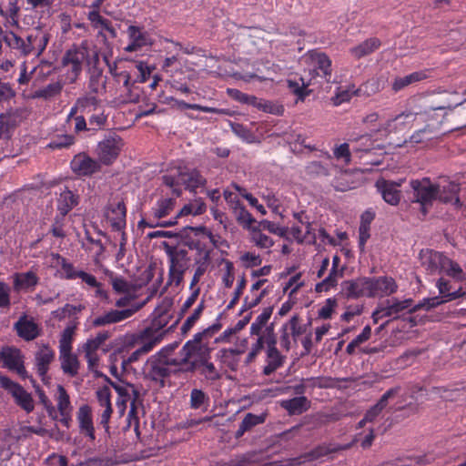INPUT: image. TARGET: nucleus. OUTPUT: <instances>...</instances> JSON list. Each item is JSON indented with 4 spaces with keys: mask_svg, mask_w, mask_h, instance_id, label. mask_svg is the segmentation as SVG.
<instances>
[{
    "mask_svg": "<svg viewBox=\"0 0 466 466\" xmlns=\"http://www.w3.org/2000/svg\"><path fill=\"white\" fill-rule=\"evenodd\" d=\"M49 38V34L40 28H34L23 36L14 32L4 35L5 43L20 56H40L46 48Z\"/></svg>",
    "mask_w": 466,
    "mask_h": 466,
    "instance_id": "1",
    "label": "nucleus"
},
{
    "mask_svg": "<svg viewBox=\"0 0 466 466\" xmlns=\"http://www.w3.org/2000/svg\"><path fill=\"white\" fill-rule=\"evenodd\" d=\"M90 45L87 40L74 44L64 53L60 69L65 83L73 84L81 76L86 65H89Z\"/></svg>",
    "mask_w": 466,
    "mask_h": 466,
    "instance_id": "2",
    "label": "nucleus"
},
{
    "mask_svg": "<svg viewBox=\"0 0 466 466\" xmlns=\"http://www.w3.org/2000/svg\"><path fill=\"white\" fill-rule=\"evenodd\" d=\"M162 181L164 185L172 188L173 194L177 197L182 194L181 187L189 192H196L198 188L204 187L207 184V179L198 169L186 166L177 167L163 175Z\"/></svg>",
    "mask_w": 466,
    "mask_h": 466,
    "instance_id": "3",
    "label": "nucleus"
},
{
    "mask_svg": "<svg viewBox=\"0 0 466 466\" xmlns=\"http://www.w3.org/2000/svg\"><path fill=\"white\" fill-rule=\"evenodd\" d=\"M164 250L168 263L167 283L179 287L184 281L186 272L191 266L189 248L164 243Z\"/></svg>",
    "mask_w": 466,
    "mask_h": 466,
    "instance_id": "4",
    "label": "nucleus"
},
{
    "mask_svg": "<svg viewBox=\"0 0 466 466\" xmlns=\"http://www.w3.org/2000/svg\"><path fill=\"white\" fill-rule=\"evenodd\" d=\"M463 102H458L454 106H451L450 103L441 106H432L426 109L424 112L421 111H404L393 118L389 119L385 126L383 127V130L389 133L391 132H403L405 130L410 129L412 127L413 122L416 120L417 116L426 115L430 117L432 116V114L436 110H453L458 106H461Z\"/></svg>",
    "mask_w": 466,
    "mask_h": 466,
    "instance_id": "5",
    "label": "nucleus"
},
{
    "mask_svg": "<svg viewBox=\"0 0 466 466\" xmlns=\"http://www.w3.org/2000/svg\"><path fill=\"white\" fill-rule=\"evenodd\" d=\"M412 190L410 201L420 205V212L425 216L429 208L437 199L440 193V186L431 181L429 177L422 179H412L410 182Z\"/></svg>",
    "mask_w": 466,
    "mask_h": 466,
    "instance_id": "6",
    "label": "nucleus"
},
{
    "mask_svg": "<svg viewBox=\"0 0 466 466\" xmlns=\"http://www.w3.org/2000/svg\"><path fill=\"white\" fill-rule=\"evenodd\" d=\"M413 299H407L400 300L398 299H387L384 304L380 305L372 313L373 323L377 324L380 319L389 318L390 320L398 319L406 313H414Z\"/></svg>",
    "mask_w": 466,
    "mask_h": 466,
    "instance_id": "7",
    "label": "nucleus"
},
{
    "mask_svg": "<svg viewBox=\"0 0 466 466\" xmlns=\"http://www.w3.org/2000/svg\"><path fill=\"white\" fill-rule=\"evenodd\" d=\"M123 147L124 141L120 136L115 133L108 134L97 145L98 160L105 166L112 165L120 155Z\"/></svg>",
    "mask_w": 466,
    "mask_h": 466,
    "instance_id": "8",
    "label": "nucleus"
},
{
    "mask_svg": "<svg viewBox=\"0 0 466 466\" xmlns=\"http://www.w3.org/2000/svg\"><path fill=\"white\" fill-rule=\"evenodd\" d=\"M0 386L12 395L15 403L26 413H30L34 410L35 404L32 395L20 384L13 381L7 376L0 375Z\"/></svg>",
    "mask_w": 466,
    "mask_h": 466,
    "instance_id": "9",
    "label": "nucleus"
},
{
    "mask_svg": "<svg viewBox=\"0 0 466 466\" xmlns=\"http://www.w3.org/2000/svg\"><path fill=\"white\" fill-rule=\"evenodd\" d=\"M227 93L233 100L238 101L241 104L252 106L267 113L281 115L284 111L282 106H276L269 101L258 98L257 96L252 95L243 93L236 88H228Z\"/></svg>",
    "mask_w": 466,
    "mask_h": 466,
    "instance_id": "10",
    "label": "nucleus"
},
{
    "mask_svg": "<svg viewBox=\"0 0 466 466\" xmlns=\"http://www.w3.org/2000/svg\"><path fill=\"white\" fill-rule=\"evenodd\" d=\"M220 329L221 324L216 323L208 327L202 331L196 333L193 336V339L187 340L182 347L186 357L192 358L196 355V353L210 351V350L206 345L202 344V340L213 337V335L217 333Z\"/></svg>",
    "mask_w": 466,
    "mask_h": 466,
    "instance_id": "11",
    "label": "nucleus"
},
{
    "mask_svg": "<svg viewBox=\"0 0 466 466\" xmlns=\"http://www.w3.org/2000/svg\"><path fill=\"white\" fill-rule=\"evenodd\" d=\"M128 44L124 47L127 53L141 51L153 45L150 34L143 26L130 25L127 28Z\"/></svg>",
    "mask_w": 466,
    "mask_h": 466,
    "instance_id": "12",
    "label": "nucleus"
},
{
    "mask_svg": "<svg viewBox=\"0 0 466 466\" xmlns=\"http://www.w3.org/2000/svg\"><path fill=\"white\" fill-rule=\"evenodd\" d=\"M24 359L22 351L15 347L5 346L0 350V360L3 361V367L15 371L21 378L26 377Z\"/></svg>",
    "mask_w": 466,
    "mask_h": 466,
    "instance_id": "13",
    "label": "nucleus"
},
{
    "mask_svg": "<svg viewBox=\"0 0 466 466\" xmlns=\"http://www.w3.org/2000/svg\"><path fill=\"white\" fill-rule=\"evenodd\" d=\"M52 258L61 266V269L63 271L61 276L62 278L68 280L80 279L88 286L96 285V278L95 276L84 270L77 269L73 263L69 262L66 258H64L60 254L52 253Z\"/></svg>",
    "mask_w": 466,
    "mask_h": 466,
    "instance_id": "14",
    "label": "nucleus"
},
{
    "mask_svg": "<svg viewBox=\"0 0 466 466\" xmlns=\"http://www.w3.org/2000/svg\"><path fill=\"white\" fill-rule=\"evenodd\" d=\"M101 163L94 159L86 153L82 152L74 156L70 162V167L78 177H91L101 170Z\"/></svg>",
    "mask_w": 466,
    "mask_h": 466,
    "instance_id": "15",
    "label": "nucleus"
},
{
    "mask_svg": "<svg viewBox=\"0 0 466 466\" xmlns=\"http://www.w3.org/2000/svg\"><path fill=\"white\" fill-rule=\"evenodd\" d=\"M341 292L348 299L371 298L370 277L343 281Z\"/></svg>",
    "mask_w": 466,
    "mask_h": 466,
    "instance_id": "16",
    "label": "nucleus"
},
{
    "mask_svg": "<svg viewBox=\"0 0 466 466\" xmlns=\"http://www.w3.org/2000/svg\"><path fill=\"white\" fill-rule=\"evenodd\" d=\"M111 386L118 394L116 399V409L120 417H122L127 406L131 405V401L135 397H140L139 390L132 384H120L116 382H110Z\"/></svg>",
    "mask_w": 466,
    "mask_h": 466,
    "instance_id": "17",
    "label": "nucleus"
},
{
    "mask_svg": "<svg viewBox=\"0 0 466 466\" xmlns=\"http://www.w3.org/2000/svg\"><path fill=\"white\" fill-rule=\"evenodd\" d=\"M109 337L108 331H100L95 338L88 339L83 345V351L89 370H93L98 365L99 358L96 351Z\"/></svg>",
    "mask_w": 466,
    "mask_h": 466,
    "instance_id": "18",
    "label": "nucleus"
},
{
    "mask_svg": "<svg viewBox=\"0 0 466 466\" xmlns=\"http://www.w3.org/2000/svg\"><path fill=\"white\" fill-rule=\"evenodd\" d=\"M14 329L16 335L25 341H31L40 336L41 329L33 318L25 313L19 317L14 324Z\"/></svg>",
    "mask_w": 466,
    "mask_h": 466,
    "instance_id": "19",
    "label": "nucleus"
},
{
    "mask_svg": "<svg viewBox=\"0 0 466 466\" xmlns=\"http://www.w3.org/2000/svg\"><path fill=\"white\" fill-rule=\"evenodd\" d=\"M371 298L390 296L397 292L398 284L390 276L370 278Z\"/></svg>",
    "mask_w": 466,
    "mask_h": 466,
    "instance_id": "20",
    "label": "nucleus"
},
{
    "mask_svg": "<svg viewBox=\"0 0 466 466\" xmlns=\"http://www.w3.org/2000/svg\"><path fill=\"white\" fill-rule=\"evenodd\" d=\"M401 184L402 180L395 182L382 178L376 182V187L386 203L391 206H397L401 198V192L399 189Z\"/></svg>",
    "mask_w": 466,
    "mask_h": 466,
    "instance_id": "21",
    "label": "nucleus"
},
{
    "mask_svg": "<svg viewBox=\"0 0 466 466\" xmlns=\"http://www.w3.org/2000/svg\"><path fill=\"white\" fill-rule=\"evenodd\" d=\"M105 216L114 230L120 231L126 228L127 208L123 201L108 204Z\"/></svg>",
    "mask_w": 466,
    "mask_h": 466,
    "instance_id": "22",
    "label": "nucleus"
},
{
    "mask_svg": "<svg viewBox=\"0 0 466 466\" xmlns=\"http://www.w3.org/2000/svg\"><path fill=\"white\" fill-rule=\"evenodd\" d=\"M170 368L162 360L161 355L156 354L147 361V377L164 386L165 380L171 375Z\"/></svg>",
    "mask_w": 466,
    "mask_h": 466,
    "instance_id": "23",
    "label": "nucleus"
},
{
    "mask_svg": "<svg viewBox=\"0 0 466 466\" xmlns=\"http://www.w3.org/2000/svg\"><path fill=\"white\" fill-rule=\"evenodd\" d=\"M309 57L317 76H321L327 82H330L332 76V62L330 58L322 52L317 50L309 51Z\"/></svg>",
    "mask_w": 466,
    "mask_h": 466,
    "instance_id": "24",
    "label": "nucleus"
},
{
    "mask_svg": "<svg viewBox=\"0 0 466 466\" xmlns=\"http://www.w3.org/2000/svg\"><path fill=\"white\" fill-rule=\"evenodd\" d=\"M167 319L168 317L167 314H160L154 318L150 325L140 331L139 338L149 340L154 339L156 340V345H157L162 340L163 336L166 333V331H163V329L167 324Z\"/></svg>",
    "mask_w": 466,
    "mask_h": 466,
    "instance_id": "25",
    "label": "nucleus"
},
{
    "mask_svg": "<svg viewBox=\"0 0 466 466\" xmlns=\"http://www.w3.org/2000/svg\"><path fill=\"white\" fill-rule=\"evenodd\" d=\"M267 353V365L263 369L264 375H270L283 366L285 357L277 349V337L268 338V348Z\"/></svg>",
    "mask_w": 466,
    "mask_h": 466,
    "instance_id": "26",
    "label": "nucleus"
},
{
    "mask_svg": "<svg viewBox=\"0 0 466 466\" xmlns=\"http://www.w3.org/2000/svg\"><path fill=\"white\" fill-rule=\"evenodd\" d=\"M76 420L79 431L90 441L96 439L95 427L93 422L92 408L88 404H83L76 412Z\"/></svg>",
    "mask_w": 466,
    "mask_h": 466,
    "instance_id": "27",
    "label": "nucleus"
},
{
    "mask_svg": "<svg viewBox=\"0 0 466 466\" xmlns=\"http://www.w3.org/2000/svg\"><path fill=\"white\" fill-rule=\"evenodd\" d=\"M35 359L37 373L45 380L49 366L55 360V351L48 344H44L36 351Z\"/></svg>",
    "mask_w": 466,
    "mask_h": 466,
    "instance_id": "28",
    "label": "nucleus"
},
{
    "mask_svg": "<svg viewBox=\"0 0 466 466\" xmlns=\"http://www.w3.org/2000/svg\"><path fill=\"white\" fill-rule=\"evenodd\" d=\"M134 313L135 310L131 309L121 310L112 309L103 315L96 317L92 321V325L94 327H101L108 324L117 323L130 318Z\"/></svg>",
    "mask_w": 466,
    "mask_h": 466,
    "instance_id": "29",
    "label": "nucleus"
},
{
    "mask_svg": "<svg viewBox=\"0 0 466 466\" xmlns=\"http://www.w3.org/2000/svg\"><path fill=\"white\" fill-rule=\"evenodd\" d=\"M429 76L430 70H420L404 76H396L391 82V90L398 93L410 85L427 79Z\"/></svg>",
    "mask_w": 466,
    "mask_h": 466,
    "instance_id": "30",
    "label": "nucleus"
},
{
    "mask_svg": "<svg viewBox=\"0 0 466 466\" xmlns=\"http://www.w3.org/2000/svg\"><path fill=\"white\" fill-rule=\"evenodd\" d=\"M13 288L15 291L34 290L39 282V278L35 272L29 270L26 272L15 273L13 275Z\"/></svg>",
    "mask_w": 466,
    "mask_h": 466,
    "instance_id": "31",
    "label": "nucleus"
},
{
    "mask_svg": "<svg viewBox=\"0 0 466 466\" xmlns=\"http://www.w3.org/2000/svg\"><path fill=\"white\" fill-rule=\"evenodd\" d=\"M87 19L94 29H99L98 35L104 36L103 31H106L112 38L116 37L117 33L111 21L102 16L100 12L89 11Z\"/></svg>",
    "mask_w": 466,
    "mask_h": 466,
    "instance_id": "32",
    "label": "nucleus"
},
{
    "mask_svg": "<svg viewBox=\"0 0 466 466\" xmlns=\"http://www.w3.org/2000/svg\"><path fill=\"white\" fill-rule=\"evenodd\" d=\"M257 340L252 344L250 351L247 356V362H252L257 356L264 349L265 345H267V349L268 348V338H276V334L274 332V324L271 323L268 327L265 329L262 334L257 335Z\"/></svg>",
    "mask_w": 466,
    "mask_h": 466,
    "instance_id": "33",
    "label": "nucleus"
},
{
    "mask_svg": "<svg viewBox=\"0 0 466 466\" xmlns=\"http://www.w3.org/2000/svg\"><path fill=\"white\" fill-rule=\"evenodd\" d=\"M280 406L286 410L289 415H299L309 409L310 401L305 396H299L281 400Z\"/></svg>",
    "mask_w": 466,
    "mask_h": 466,
    "instance_id": "34",
    "label": "nucleus"
},
{
    "mask_svg": "<svg viewBox=\"0 0 466 466\" xmlns=\"http://www.w3.org/2000/svg\"><path fill=\"white\" fill-rule=\"evenodd\" d=\"M78 204V196L74 194L73 191L66 188L62 191L57 198V211L61 216V219Z\"/></svg>",
    "mask_w": 466,
    "mask_h": 466,
    "instance_id": "35",
    "label": "nucleus"
},
{
    "mask_svg": "<svg viewBox=\"0 0 466 466\" xmlns=\"http://www.w3.org/2000/svg\"><path fill=\"white\" fill-rule=\"evenodd\" d=\"M380 46L381 42L379 38L370 37L361 42L358 46L351 47L350 49V53L355 59H360L374 53L380 47Z\"/></svg>",
    "mask_w": 466,
    "mask_h": 466,
    "instance_id": "36",
    "label": "nucleus"
},
{
    "mask_svg": "<svg viewBox=\"0 0 466 466\" xmlns=\"http://www.w3.org/2000/svg\"><path fill=\"white\" fill-rule=\"evenodd\" d=\"M18 126V116L13 112L0 114V139H9Z\"/></svg>",
    "mask_w": 466,
    "mask_h": 466,
    "instance_id": "37",
    "label": "nucleus"
},
{
    "mask_svg": "<svg viewBox=\"0 0 466 466\" xmlns=\"http://www.w3.org/2000/svg\"><path fill=\"white\" fill-rule=\"evenodd\" d=\"M195 248H197V255L194 258L196 266L194 273L203 277L211 263L210 250L200 246V244H196Z\"/></svg>",
    "mask_w": 466,
    "mask_h": 466,
    "instance_id": "38",
    "label": "nucleus"
},
{
    "mask_svg": "<svg viewBox=\"0 0 466 466\" xmlns=\"http://www.w3.org/2000/svg\"><path fill=\"white\" fill-rule=\"evenodd\" d=\"M267 419V413L263 412L261 414H253L248 412L245 415L242 421L240 422L238 431H236V438L242 437L245 432L251 431L254 427L262 424L265 422Z\"/></svg>",
    "mask_w": 466,
    "mask_h": 466,
    "instance_id": "39",
    "label": "nucleus"
},
{
    "mask_svg": "<svg viewBox=\"0 0 466 466\" xmlns=\"http://www.w3.org/2000/svg\"><path fill=\"white\" fill-rule=\"evenodd\" d=\"M209 360L210 351L202 353L199 374L204 376L207 380H218L221 378V374Z\"/></svg>",
    "mask_w": 466,
    "mask_h": 466,
    "instance_id": "40",
    "label": "nucleus"
},
{
    "mask_svg": "<svg viewBox=\"0 0 466 466\" xmlns=\"http://www.w3.org/2000/svg\"><path fill=\"white\" fill-rule=\"evenodd\" d=\"M129 407L130 410L127 418V427H133L134 430L137 432L139 429V414L144 413L143 399L141 396L135 397L132 400L131 405Z\"/></svg>",
    "mask_w": 466,
    "mask_h": 466,
    "instance_id": "41",
    "label": "nucleus"
},
{
    "mask_svg": "<svg viewBox=\"0 0 466 466\" xmlns=\"http://www.w3.org/2000/svg\"><path fill=\"white\" fill-rule=\"evenodd\" d=\"M78 321H76V318L71 320L66 329L63 330L60 339H59V351L60 352H68L72 351V342L75 335V331L77 328Z\"/></svg>",
    "mask_w": 466,
    "mask_h": 466,
    "instance_id": "42",
    "label": "nucleus"
},
{
    "mask_svg": "<svg viewBox=\"0 0 466 466\" xmlns=\"http://www.w3.org/2000/svg\"><path fill=\"white\" fill-rule=\"evenodd\" d=\"M443 119L444 116H442L441 120L437 121L436 123L427 124L423 128L415 131L410 136V142L419 144L424 140L431 139L433 137L434 131L441 127Z\"/></svg>",
    "mask_w": 466,
    "mask_h": 466,
    "instance_id": "43",
    "label": "nucleus"
},
{
    "mask_svg": "<svg viewBox=\"0 0 466 466\" xmlns=\"http://www.w3.org/2000/svg\"><path fill=\"white\" fill-rule=\"evenodd\" d=\"M61 368L65 374L75 377L78 373L79 361L71 351L60 352Z\"/></svg>",
    "mask_w": 466,
    "mask_h": 466,
    "instance_id": "44",
    "label": "nucleus"
},
{
    "mask_svg": "<svg viewBox=\"0 0 466 466\" xmlns=\"http://www.w3.org/2000/svg\"><path fill=\"white\" fill-rule=\"evenodd\" d=\"M273 312L272 307H267L256 318L255 321L250 326V335H260L263 333L265 329L269 325H267Z\"/></svg>",
    "mask_w": 466,
    "mask_h": 466,
    "instance_id": "45",
    "label": "nucleus"
},
{
    "mask_svg": "<svg viewBox=\"0 0 466 466\" xmlns=\"http://www.w3.org/2000/svg\"><path fill=\"white\" fill-rule=\"evenodd\" d=\"M176 201L173 198H162L157 201L151 212L156 219L167 217L174 209Z\"/></svg>",
    "mask_w": 466,
    "mask_h": 466,
    "instance_id": "46",
    "label": "nucleus"
},
{
    "mask_svg": "<svg viewBox=\"0 0 466 466\" xmlns=\"http://www.w3.org/2000/svg\"><path fill=\"white\" fill-rule=\"evenodd\" d=\"M77 107H80L81 115H89L92 112H96L100 106L101 101L95 96L86 95L78 97Z\"/></svg>",
    "mask_w": 466,
    "mask_h": 466,
    "instance_id": "47",
    "label": "nucleus"
},
{
    "mask_svg": "<svg viewBox=\"0 0 466 466\" xmlns=\"http://www.w3.org/2000/svg\"><path fill=\"white\" fill-rule=\"evenodd\" d=\"M447 256L439 251H430L429 256L424 262L427 266V270L431 273H437L443 271L444 268V260H446Z\"/></svg>",
    "mask_w": 466,
    "mask_h": 466,
    "instance_id": "48",
    "label": "nucleus"
},
{
    "mask_svg": "<svg viewBox=\"0 0 466 466\" xmlns=\"http://www.w3.org/2000/svg\"><path fill=\"white\" fill-rule=\"evenodd\" d=\"M232 214L238 223L244 229L251 228V227L257 223L253 216L247 210L244 204L236 207L231 210Z\"/></svg>",
    "mask_w": 466,
    "mask_h": 466,
    "instance_id": "49",
    "label": "nucleus"
},
{
    "mask_svg": "<svg viewBox=\"0 0 466 466\" xmlns=\"http://www.w3.org/2000/svg\"><path fill=\"white\" fill-rule=\"evenodd\" d=\"M137 343L139 346L129 355L127 359L129 363L138 360L142 355L147 354L157 346L154 339L151 340L140 339L139 335L137 336Z\"/></svg>",
    "mask_w": 466,
    "mask_h": 466,
    "instance_id": "50",
    "label": "nucleus"
},
{
    "mask_svg": "<svg viewBox=\"0 0 466 466\" xmlns=\"http://www.w3.org/2000/svg\"><path fill=\"white\" fill-rule=\"evenodd\" d=\"M248 230L250 231V241L259 248H270L274 245L273 239L268 235L264 234L258 228L254 225L251 228Z\"/></svg>",
    "mask_w": 466,
    "mask_h": 466,
    "instance_id": "51",
    "label": "nucleus"
},
{
    "mask_svg": "<svg viewBox=\"0 0 466 466\" xmlns=\"http://www.w3.org/2000/svg\"><path fill=\"white\" fill-rule=\"evenodd\" d=\"M341 276L342 273H339V268H331L329 275L322 281L316 284L315 291L318 293L329 291L330 289L337 286L338 279Z\"/></svg>",
    "mask_w": 466,
    "mask_h": 466,
    "instance_id": "52",
    "label": "nucleus"
},
{
    "mask_svg": "<svg viewBox=\"0 0 466 466\" xmlns=\"http://www.w3.org/2000/svg\"><path fill=\"white\" fill-rule=\"evenodd\" d=\"M65 84V82L62 83L61 81L50 83L43 88L36 90L34 96L45 99L54 97L61 93Z\"/></svg>",
    "mask_w": 466,
    "mask_h": 466,
    "instance_id": "53",
    "label": "nucleus"
},
{
    "mask_svg": "<svg viewBox=\"0 0 466 466\" xmlns=\"http://www.w3.org/2000/svg\"><path fill=\"white\" fill-rule=\"evenodd\" d=\"M443 271L451 278L458 281L466 280V274L463 272L461 267L452 259L447 257L444 260Z\"/></svg>",
    "mask_w": 466,
    "mask_h": 466,
    "instance_id": "54",
    "label": "nucleus"
},
{
    "mask_svg": "<svg viewBox=\"0 0 466 466\" xmlns=\"http://www.w3.org/2000/svg\"><path fill=\"white\" fill-rule=\"evenodd\" d=\"M205 309V301L201 300L193 312L187 318L181 326L182 334H187L199 320Z\"/></svg>",
    "mask_w": 466,
    "mask_h": 466,
    "instance_id": "55",
    "label": "nucleus"
},
{
    "mask_svg": "<svg viewBox=\"0 0 466 466\" xmlns=\"http://www.w3.org/2000/svg\"><path fill=\"white\" fill-rule=\"evenodd\" d=\"M76 142V137L70 134L57 135L48 143L47 147L53 150L68 148Z\"/></svg>",
    "mask_w": 466,
    "mask_h": 466,
    "instance_id": "56",
    "label": "nucleus"
},
{
    "mask_svg": "<svg viewBox=\"0 0 466 466\" xmlns=\"http://www.w3.org/2000/svg\"><path fill=\"white\" fill-rule=\"evenodd\" d=\"M287 83L290 92L296 95L300 100H303L309 93L307 90L308 85L305 84L302 77H299L298 79H288Z\"/></svg>",
    "mask_w": 466,
    "mask_h": 466,
    "instance_id": "57",
    "label": "nucleus"
},
{
    "mask_svg": "<svg viewBox=\"0 0 466 466\" xmlns=\"http://www.w3.org/2000/svg\"><path fill=\"white\" fill-rule=\"evenodd\" d=\"M106 120L107 116L105 115L104 110L101 108L100 106L96 112H92L91 114H89V130L97 131L99 129H102L106 126Z\"/></svg>",
    "mask_w": 466,
    "mask_h": 466,
    "instance_id": "58",
    "label": "nucleus"
},
{
    "mask_svg": "<svg viewBox=\"0 0 466 466\" xmlns=\"http://www.w3.org/2000/svg\"><path fill=\"white\" fill-rule=\"evenodd\" d=\"M208 402L209 397L202 390L193 389L191 390L189 400L190 408L198 410L203 406H208Z\"/></svg>",
    "mask_w": 466,
    "mask_h": 466,
    "instance_id": "59",
    "label": "nucleus"
},
{
    "mask_svg": "<svg viewBox=\"0 0 466 466\" xmlns=\"http://www.w3.org/2000/svg\"><path fill=\"white\" fill-rule=\"evenodd\" d=\"M57 393L58 396L56 399V402L58 412L65 414V412L72 411L73 407L71 405L70 398L66 389L63 386L59 385L57 388Z\"/></svg>",
    "mask_w": 466,
    "mask_h": 466,
    "instance_id": "60",
    "label": "nucleus"
},
{
    "mask_svg": "<svg viewBox=\"0 0 466 466\" xmlns=\"http://www.w3.org/2000/svg\"><path fill=\"white\" fill-rule=\"evenodd\" d=\"M85 307L81 304L79 305H72L66 304L64 307L57 309L53 312L55 318L58 319H63L66 317H76L79 312H81Z\"/></svg>",
    "mask_w": 466,
    "mask_h": 466,
    "instance_id": "61",
    "label": "nucleus"
},
{
    "mask_svg": "<svg viewBox=\"0 0 466 466\" xmlns=\"http://www.w3.org/2000/svg\"><path fill=\"white\" fill-rule=\"evenodd\" d=\"M255 227L258 228L261 231L267 230L269 233L275 234L279 237H285L287 233V228L284 227L279 226L277 223H274L272 221L263 219L257 223V225H254Z\"/></svg>",
    "mask_w": 466,
    "mask_h": 466,
    "instance_id": "62",
    "label": "nucleus"
},
{
    "mask_svg": "<svg viewBox=\"0 0 466 466\" xmlns=\"http://www.w3.org/2000/svg\"><path fill=\"white\" fill-rule=\"evenodd\" d=\"M374 149V142L370 136H361L356 140L355 146L352 147L353 153L362 154L370 153Z\"/></svg>",
    "mask_w": 466,
    "mask_h": 466,
    "instance_id": "63",
    "label": "nucleus"
},
{
    "mask_svg": "<svg viewBox=\"0 0 466 466\" xmlns=\"http://www.w3.org/2000/svg\"><path fill=\"white\" fill-rule=\"evenodd\" d=\"M372 220V217L370 218V220H366L364 216H361V221L359 228V247L361 250L364 249L365 245L370 238V222Z\"/></svg>",
    "mask_w": 466,
    "mask_h": 466,
    "instance_id": "64",
    "label": "nucleus"
}]
</instances>
